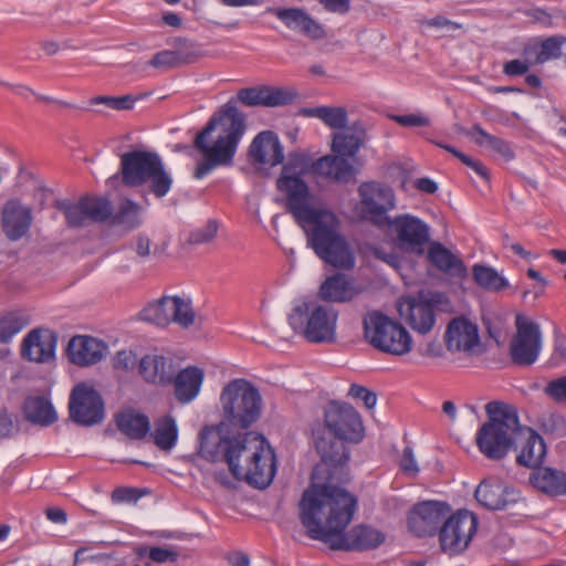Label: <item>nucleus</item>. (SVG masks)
I'll list each match as a JSON object with an SVG mask.
<instances>
[{"instance_id": "nucleus-1", "label": "nucleus", "mask_w": 566, "mask_h": 566, "mask_svg": "<svg viewBox=\"0 0 566 566\" xmlns=\"http://www.w3.org/2000/svg\"><path fill=\"white\" fill-rule=\"evenodd\" d=\"M310 174L307 158L296 155L283 166L276 189L283 197L285 209L302 228L307 247L325 263L336 269L350 270L355 255L340 231V220L331 210L313 206L314 195L302 179Z\"/></svg>"}, {"instance_id": "nucleus-2", "label": "nucleus", "mask_w": 566, "mask_h": 566, "mask_svg": "<svg viewBox=\"0 0 566 566\" xmlns=\"http://www.w3.org/2000/svg\"><path fill=\"white\" fill-rule=\"evenodd\" d=\"M357 503V497L342 485H310L298 504L300 520L310 538L332 551L375 549L385 541L378 530L360 524L346 532Z\"/></svg>"}, {"instance_id": "nucleus-3", "label": "nucleus", "mask_w": 566, "mask_h": 566, "mask_svg": "<svg viewBox=\"0 0 566 566\" xmlns=\"http://www.w3.org/2000/svg\"><path fill=\"white\" fill-rule=\"evenodd\" d=\"M365 429L359 413L348 403L331 401L324 410V428L313 430L314 444L321 457L312 472L310 485H343L348 482L349 450L358 443Z\"/></svg>"}, {"instance_id": "nucleus-4", "label": "nucleus", "mask_w": 566, "mask_h": 566, "mask_svg": "<svg viewBox=\"0 0 566 566\" xmlns=\"http://www.w3.org/2000/svg\"><path fill=\"white\" fill-rule=\"evenodd\" d=\"M244 132V115L231 101L228 102L210 117L193 139V148L201 155L193 177L202 179L218 167L232 165Z\"/></svg>"}, {"instance_id": "nucleus-5", "label": "nucleus", "mask_w": 566, "mask_h": 566, "mask_svg": "<svg viewBox=\"0 0 566 566\" xmlns=\"http://www.w3.org/2000/svg\"><path fill=\"white\" fill-rule=\"evenodd\" d=\"M224 460L237 480L265 489L276 472V458L268 440L260 433L247 431L227 440Z\"/></svg>"}, {"instance_id": "nucleus-6", "label": "nucleus", "mask_w": 566, "mask_h": 566, "mask_svg": "<svg viewBox=\"0 0 566 566\" xmlns=\"http://www.w3.org/2000/svg\"><path fill=\"white\" fill-rule=\"evenodd\" d=\"M488 421L475 436L480 452L490 460L504 459L514 443L518 441L521 428L516 409L501 401H491L485 406Z\"/></svg>"}, {"instance_id": "nucleus-7", "label": "nucleus", "mask_w": 566, "mask_h": 566, "mask_svg": "<svg viewBox=\"0 0 566 566\" xmlns=\"http://www.w3.org/2000/svg\"><path fill=\"white\" fill-rule=\"evenodd\" d=\"M221 421L231 430H248L261 417L259 389L245 378H234L220 392Z\"/></svg>"}, {"instance_id": "nucleus-8", "label": "nucleus", "mask_w": 566, "mask_h": 566, "mask_svg": "<svg viewBox=\"0 0 566 566\" xmlns=\"http://www.w3.org/2000/svg\"><path fill=\"white\" fill-rule=\"evenodd\" d=\"M119 174L127 187L149 184V191L157 198L165 197L172 185V178L165 170L161 158L156 153L132 150L120 156Z\"/></svg>"}, {"instance_id": "nucleus-9", "label": "nucleus", "mask_w": 566, "mask_h": 566, "mask_svg": "<svg viewBox=\"0 0 566 566\" xmlns=\"http://www.w3.org/2000/svg\"><path fill=\"white\" fill-rule=\"evenodd\" d=\"M338 312L328 305L303 303L289 315L291 327L313 344L336 342Z\"/></svg>"}, {"instance_id": "nucleus-10", "label": "nucleus", "mask_w": 566, "mask_h": 566, "mask_svg": "<svg viewBox=\"0 0 566 566\" xmlns=\"http://www.w3.org/2000/svg\"><path fill=\"white\" fill-rule=\"evenodd\" d=\"M363 331L368 344L382 353L402 356L412 348L409 332L401 323L380 311L368 312L363 317Z\"/></svg>"}, {"instance_id": "nucleus-11", "label": "nucleus", "mask_w": 566, "mask_h": 566, "mask_svg": "<svg viewBox=\"0 0 566 566\" xmlns=\"http://www.w3.org/2000/svg\"><path fill=\"white\" fill-rule=\"evenodd\" d=\"M357 213L361 220L384 227L390 219L388 213L396 208L394 189L380 181H364L357 188Z\"/></svg>"}, {"instance_id": "nucleus-12", "label": "nucleus", "mask_w": 566, "mask_h": 566, "mask_svg": "<svg viewBox=\"0 0 566 566\" xmlns=\"http://www.w3.org/2000/svg\"><path fill=\"white\" fill-rule=\"evenodd\" d=\"M478 524L476 515L467 510L444 518L438 532L442 552L452 556L465 551L476 533Z\"/></svg>"}, {"instance_id": "nucleus-13", "label": "nucleus", "mask_w": 566, "mask_h": 566, "mask_svg": "<svg viewBox=\"0 0 566 566\" xmlns=\"http://www.w3.org/2000/svg\"><path fill=\"white\" fill-rule=\"evenodd\" d=\"M69 413L77 424L91 427L104 419V401L92 386L77 384L71 391Z\"/></svg>"}, {"instance_id": "nucleus-14", "label": "nucleus", "mask_w": 566, "mask_h": 566, "mask_svg": "<svg viewBox=\"0 0 566 566\" xmlns=\"http://www.w3.org/2000/svg\"><path fill=\"white\" fill-rule=\"evenodd\" d=\"M394 235L396 244L406 251L421 254L430 240L429 226L411 214H400L390 218L385 224Z\"/></svg>"}, {"instance_id": "nucleus-15", "label": "nucleus", "mask_w": 566, "mask_h": 566, "mask_svg": "<svg viewBox=\"0 0 566 566\" xmlns=\"http://www.w3.org/2000/svg\"><path fill=\"white\" fill-rule=\"evenodd\" d=\"M448 304V297L441 292H419L407 301L406 319L419 334H428L436 324V310Z\"/></svg>"}, {"instance_id": "nucleus-16", "label": "nucleus", "mask_w": 566, "mask_h": 566, "mask_svg": "<svg viewBox=\"0 0 566 566\" xmlns=\"http://www.w3.org/2000/svg\"><path fill=\"white\" fill-rule=\"evenodd\" d=\"M516 334L510 344L512 361L520 366H530L538 357L541 350V332L536 323L516 316Z\"/></svg>"}, {"instance_id": "nucleus-17", "label": "nucleus", "mask_w": 566, "mask_h": 566, "mask_svg": "<svg viewBox=\"0 0 566 566\" xmlns=\"http://www.w3.org/2000/svg\"><path fill=\"white\" fill-rule=\"evenodd\" d=\"M448 511L449 507L440 502L418 503L408 513V528L418 537L432 536L442 525Z\"/></svg>"}, {"instance_id": "nucleus-18", "label": "nucleus", "mask_w": 566, "mask_h": 566, "mask_svg": "<svg viewBox=\"0 0 566 566\" xmlns=\"http://www.w3.org/2000/svg\"><path fill=\"white\" fill-rule=\"evenodd\" d=\"M287 29L317 41L326 38L324 27L302 8H268Z\"/></svg>"}, {"instance_id": "nucleus-19", "label": "nucleus", "mask_w": 566, "mask_h": 566, "mask_svg": "<svg viewBox=\"0 0 566 566\" xmlns=\"http://www.w3.org/2000/svg\"><path fill=\"white\" fill-rule=\"evenodd\" d=\"M476 501L489 510H505L520 499V493L499 480H484L475 490Z\"/></svg>"}, {"instance_id": "nucleus-20", "label": "nucleus", "mask_w": 566, "mask_h": 566, "mask_svg": "<svg viewBox=\"0 0 566 566\" xmlns=\"http://www.w3.org/2000/svg\"><path fill=\"white\" fill-rule=\"evenodd\" d=\"M308 172L332 182L347 184L355 175V169L347 158L337 154L326 155L312 163L307 161Z\"/></svg>"}, {"instance_id": "nucleus-21", "label": "nucleus", "mask_w": 566, "mask_h": 566, "mask_svg": "<svg viewBox=\"0 0 566 566\" xmlns=\"http://www.w3.org/2000/svg\"><path fill=\"white\" fill-rule=\"evenodd\" d=\"M56 336L48 329H34L23 339L21 355L35 363H48L54 359Z\"/></svg>"}, {"instance_id": "nucleus-22", "label": "nucleus", "mask_w": 566, "mask_h": 566, "mask_svg": "<svg viewBox=\"0 0 566 566\" xmlns=\"http://www.w3.org/2000/svg\"><path fill=\"white\" fill-rule=\"evenodd\" d=\"M249 157L259 165L274 167L282 164L284 154L277 135L271 130L259 133L249 147Z\"/></svg>"}, {"instance_id": "nucleus-23", "label": "nucleus", "mask_w": 566, "mask_h": 566, "mask_svg": "<svg viewBox=\"0 0 566 566\" xmlns=\"http://www.w3.org/2000/svg\"><path fill=\"white\" fill-rule=\"evenodd\" d=\"M444 343L450 352H471L479 344L476 325L464 317L451 319L444 333Z\"/></svg>"}, {"instance_id": "nucleus-24", "label": "nucleus", "mask_w": 566, "mask_h": 566, "mask_svg": "<svg viewBox=\"0 0 566 566\" xmlns=\"http://www.w3.org/2000/svg\"><path fill=\"white\" fill-rule=\"evenodd\" d=\"M518 441L514 443V449H521L516 457V462L526 468H536L542 464L546 455V446L543 438L532 428L521 426L518 431Z\"/></svg>"}, {"instance_id": "nucleus-25", "label": "nucleus", "mask_w": 566, "mask_h": 566, "mask_svg": "<svg viewBox=\"0 0 566 566\" xmlns=\"http://www.w3.org/2000/svg\"><path fill=\"white\" fill-rule=\"evenodd\" d=\"M363 292V287L355 284L352 276L335 273L327 276L318 290L319 300L328 303H347Z\"/></svg>"}, {"instance_id": "nucleus-26", "label": "nucleus", "mask_w": 566, "mask_h": 566, "mask_svg": "<svg viewBox=\"0 0 566 566\" xmlns=\"http://www.w3.org/2000/svg\"><path fill=\"white\" fill-rule=\"evenodd\" d=\"M32 214L30 208L18 199H10L3 205L1 224L10 240L21 239L30 229Z\"/></svg>"}, {"instance_id": "nucleus-27", "label": "nucleus", "mask_w": 566, "mask_h": 566, "mask_svg": "<svg viewBox=\"0 0 566 566\" xmlns=\"http://www.w3.org/2000/svg\"><path fill=\"white\" fill-rule=\"evenodd\" d=\"M205 379V371L197 366H187L178 371L175 370L169 386L174 388L176 400L186 405L197 398Z\"/></svg>"}, {"instance_id": "nucleus-28", "label": "nucleus", "mask_w": 566, "mask_h": 566, "mask_svg": "<svg viewBox=\"0 0 566 566\" xmlns=\"http://www.w3.org/2000/svg\"><path fill=\"white\" fill-rule=\"evenodd\" d=\"M138 373L146 382L166 387L171 382L175 364L169 357L148 354L140 359Z\"/></svg>"}, {"instance_id": "nucleus-29", "label": "nucleus", "mask_w": 566, "mask_h": 566, "mask_svg": "<svg viewBox=\"0 0 566 566\" xmlns=\"http://www.w3.org/2000/svg\"><path fill=\"white\" fill-rule=\"evenodd\" d=\"M106 345L91 336H74L67 346L69 359L77 366L98 363L105 355Z\"/></svg>"}, {"instance_id": "nucleus-30", "label": "nucleus", "mask_w": 566, "mask_h": 566, "mask_svg": "<svg viewBox=\"0 0 566 566\" xmlns=\"http://www.w3.org/2000/svg\"><path fill=\"white\" fill-rule=\"evenodd\" d=\"M427 260L438 271L449 276L464 279L468 274L461 258L440 242H432L429 245Z\"/></svg>"}, {"instance_id": "nucleus-31", "label": "nucleus", "mask_w": 566, "mask_h": 566, "mask_svg": "<svg viewBox=\"0 0 566 566\" xmlns=\"http://www.w3.org/2000/svg\"><path fill=\"white\" fill-rule=\"evenodd\" d=\"M231 429L222 424V421L218 426H206L199 432V454L209 460L216 461L222 453L226 457L227 440H232V437H228Z\"/></svg>"}, {"instance_id": "nucleus-32", "label": "nucleus", "mask_w": 566, "mask_h": 566, "mask_svg": "<svg viewBox=\"0 0 566 566\" xmlns=\"http://www.w3.org/2000/svg\"><path fill=\"white\" fill-rule=\"evenodd\" d=\"M530 481L534 488L549 496L566 495V473L560 470L538 468L532 472Z\"/></svg>"}, {"instance_id": "nucleus-33", "label": "nucleus", "mask_w": 566, "mask_h": 566, "mask_svg": "<svg viewBox=\"0 0 566 566\" xmlns=\"http://www.w3.org/2000/svg\"><path fill=\"white\" fill-rule=\"evenodd\" d=\"M117 429L132 440L144 439L150 429L149 418L134 409H125L115 416Z\"/></svg>"}, {"instance_id": "nucleus-34", "label": "nucleus", "mask_w": 566, "mask_h": 566, "mask_svg": "<svg viewBox=\"0 0 566 566\" xmlns=\"http://www.w3.org/2000/svg\"><path fill=\"white\" fill-rule=\"evenodd\" d=\"M155 429L150 438L160 450H171L178 440V427L172 416L166 415L154 421Z\"/></svg>"}, {"instance_id": "nucleus-35", "label": "nucleus", "mask_w": 566, "mask_h": 566, "mask_svg": "<svg viewBox=\"0 0 566 566\" xmlns=\"http://www.w3.org/2000/svg\"><path fill=\"white\" fill-rule=\"evenodd\" d=\"M142 206L130 199L120 201L115 213L112 212L109 222L125 230L132 231L143 224Z\"/></svg>"}, {"instance_id": "nucleus-36", "label": "nucleus", "mask_w": 566, "mask_h": 566, "mask_svg": "<svg viewBox=\"0 0 566 566\" xmlns=\"http://www.w3.org/2000/svg\"><path fill=\"white\" fill-rule=\"evenodd\" d=\"M25 418L42 426H49L56 420V413L51 402L43 397H29L23 405Z\"/></svg>"}, {"instance_id": "nucleus-37", "label": "nucleus", "mask_w": 566, "mask_h": 566, "mask_svg": "<svg viewBox=\"0 0 566 566\" xmlns=\"http://www.w3.org/2000/svg\"><path fill=\"white\" fill-rule=\"evenodd\" d=\"M302 114L321 119L333 129H344L348 122L347 109L343 106H317L303 108Z\"/></svg>"}, {"instance_id": "nucleus-38", "label": "nucleus", "mask_w": 566, "mask_h": 566, "mask_svg": "<svg viewBox=\"0 0 566 566\" xmlns=\"http://www.w3.org/2000/svg\"><path fill=\"white\" fill-rule=\"evenodd\" d=\"M472 275L474 282L489 292H500L509 286L506 279L489 265L474 264Z\"/></svg>"}, {"instance_id": "nucleus-39", "label": "nucleus", "mask_w": 566, "mask_h": 566, "mask_svg": "<svg viewBox=\"0 0 566 566\" xmlns=\"http://www.w3.org/2000/svg\"><path fill=\"white\" fill-rule=\"evenodd\" d=\"M170 303V296H163L149 303L139 312V319L163 327L169 325L171 323Z\"/></svg>"}, {"instance_id": "nucleus-40", "label": "nucleus", "mask_w": 566, "mask_h": 566, "mask_svg": "<svg viewBox=\"0 0 566 566\" xmlns=\"http://www.w3.org/2000/svg\"><path fill=\"white\" fill-rule=\"evenodd\" d=\"M197 52L184 53L181 51L165 50L156 53L148 64L155 69L168 70L181 64L193 63L199 59Z\"/></svg>"}, {"instance_id": "nucleus-41", "label": "nucleus", "mask_w": 566, "mask_h": 566, "mask_svg": "<svg viewBox=\"0 0 566 566\" xmlns=\"http://www.w3.org/2000/svg\"><path fill=\"white\" fill-rule=\"evenodd\" d=\"M91 222L109 221L113 206L108 198L101 196H84L81 198Z\"/></svg>"}, {"instance_id": "nucleus-42", "label": "nucleus", "mask_w": 566, "mask_h": 566, "mask_svg": "<svg viewBox=\"0 0 566 566\" xmlns=\"http://www.w3.org/2000/svg\"><path fill=\"white\" fill-rule=\"evenodd\" d=\"M361 145L363 138L360 135L347 132L333 135L332 150L344 158L355 156Z\"/></svg>"}, {"instance_id": "nucleus-43", "label": "nucleus", "mask_w": 566, "mask_h": 566, "mask_svg": "<svg viewBox=\"0 0 566 566\" xmlns=\"http://www.w3.org/2000/svg\"><path fill=\"white\" fill-rule=\"evenodd\" d=\"M171 323H176L184 328H188L195 324L196 312L191 302L180 296H170Z\"/></svg>"}, {"instance_id": "nucleus-44", "label": "nucleus", "mask_w": 566, "mask_h": 566, "mask_svg": "<svg viewBox=\"0 0 566 566\" xmlns=\"http://www.w3.org/2000/svg\"><path fill=\"white\" fill-rule=\"evenodd\" d=\"M472 130L478 134V137L474 139L478 145H488L492 150H494L506 160L514 158V151L506 140L489 134L479 125H474Z\"/></svg>"}, {"instance_id": "nucleus-45", "label": "nucleus", "mask_w": 566, "mask_h": 566, "mask_svg": "<svg viewBox=\"0 0 566 566\" xmlns=\"http://www.w3.org/2000/svg\"><path fill=\"white\" fill-rule=\"evenodd\" d=\"M56 208L63 212L70 228H82L86 226L87 222H91L81 199L74 203L69 201H57Z\"/></svg>"}, {"instance_id": "nucleus-46", "label": "nucleus", "mask_w": 566, "mask_h": 566, "mask_svg": "<svg viewBox=\"0 0 566 566\" xmlns=\"http://www.w3.org/2000/svg\"><path fill=\"white\" fill-rule=\"evenodd\" d=\"M566 43V36L562 34L545 38L541 42V50L533 64H544L549 60H557L562 56V48Z\"/></svg>"}, {"instance_id": "nucleus-47", "label": "nucleus", "mask_w": 566, "mask_h": 566, "mask_svg": "<svg viewBox=\"0 0 566 566\" xmlns=\"http://www.w3.org/2000/svg\"><path fill=\"white\" fill-rule=\"evenodd\" d=\"M28 325V321L17 312H10L0 318V343L8 344L12 337Z\"/></svg>"}, {"instance_id": "nucleus-48", "label": "nucleus", "mask_w": 566, "mask_h": 566, "mask_svg": "<svg viewBox=\"0 0 566 566\" xmlns=\"http://www.w3.org/2000/svg\"><path fill=\"white\" fill-rule=\"evenodd\" d=\"M151 244H153V242H151L150 238L144 232H140L137 235H135L132 241L133 250L142 259L149 258L150 255L158 256V255L165 254L167 251L169 241L168 240L163 241L160 244L155 245L153 250H151Z\"/></svg>"}, {"instance_id": "nucleus-49", "label": "nucleus", "mask_w": 566, "mask_h": 566, "mask_svg": "<svg viewBox=\"0 0 566 566\" xmlns=\"http://www.w3.org/2000/svg\"><path fill=\"white\" fill-rule=\"evenodd\" d=\"M263 106L275 107L291 104L296 92L287 87L263 86Z\"/></svg>"}, {"instance_id": "nucleus-50", "label": "nucleus", "mask_w": 566, "mask_h": 566, "mask_svg": "<svg viewBox=\"0 0 566 566\" xmlns=\"http://www.w3.org/2000/svg\"><path fill=\"white\" fill-rule=\"evenodd\" d=\"M438 147L446 149L447 151L451 153L454 157H457L462 164L471 168L478 176L483 178L484 180L490 179L489 169L485 167V165L476 159L471 158L470 156L463 154L462 151L458 150L451 145L437 143Z\"/></svg>"}, {"instance_id": "nucleus-51", "label": "nucleus", "mask_w": 566, "mask_h": 566, "mask_svg": "<svg viewBox=\"0 0 566 566\" xmlns=\"http://www.w3.org/2000/svg\"><path fill=\"white\" fill-rule=\"evenodd\" d=\"M136 98L132 95H123V96H106L99 95L95 96L91 99L92 105L105 104L109 108L117 111H126L132 109L134 106Z\"/></svg>"}, {"instance_id": "nucleus-52", "label": "nucleus", "mask_w": 566, "mask_h": 566, "mask_svg": "<svg viewBox=\"0 0 566 566\" xmlns=\"http://www.w3.org/2000/svg\"><path fill=\"white\" fill-rule=\"evenodd\" d=\"M218 233V223L209 220L203 227L198 228L189 233L188 242L190 244H205L212 241Z\"/></svg>"}, {"instance_id": "nucleus-53", "label": "nucleus", "mask_w": 566, "mask_h": 566, "mask_svg": "<svg viewBox=\"0 0 566 566\" xmlns=\"http://www.w3.org/2000/svg\"><path fill=\"white\" fill-rule=\"evenodd\" d=\"M146 493L145 490L137 488L118 486L113 490L111 497L114 503H129L137 502Z\"/></svg>"}, {"instance_id": "nucleus-54", "label": "nucleus", "mask_w": 566, "mask_h": 566, "mask_svg": "<svg viewBox=\"0 0 566 566\" xmlns=\"http://www.w3.org/2000/svg\"><path fill=\"white\" fill-rule=\"evenodd\" d=\"M263 86L244 87L237 94L238 101L245 106H263Z\"/></svg>"}, {"instance_id": "nucleus-55", "label": "nucleus", "mask_w": 566, "mask_h": 566, "mask_svg": "<svg viewBox=\"0 0 566 566\" xmlns=\"http://www.w3.org/2000/svg\"><path fill=\"white\" fill-rule=\"evenodd\" d=\"M178 557L179 553L177 551L167 547L153 546L148 551V558L158 564L175 563Z\"/></svg>"}, {"instance_id": "nucleus-56", "label": "nucleus", "mask_w": 566, "mask_h": 566, "mask_svg": "<svg viewBox=\"0 0 566 566\" xmlns=\"http://www.w3.org/2000/svg\"><path fill=\"white\" fill-rule=\"evenodd\" d=\"M391 119L403 127H423L430 124V119L421 114L392 115Z\"/></svg>"}, {"instance_id": "nucleus-57", "label": "nucleus", "mask_w": 566, "mask_h": 566, "mask_svg": "<svg viewBox=\"0 0 566 566\" xmlns=\"http://www.w3.org/2000/svg\"><path fill=\"white\" fill-rule=\"evenodd\" d=\"M348 395L355 399L363 400L364 405L368 409L374 408L377 401V397L373 391H370L364 386L356 384L350 386Z\"/></svg>"}, {"instance_id": "nucleus-58", "label": "nucleus", "mask_w": 566, "mask_h": 566, "mask_svg": "<svg viewBox=\"0 0 566 566\" xmlns=\"http://www.w3.org/2000/svg\"><path fill=\"white\" fill-rule=\"evenodd\" d=\"M400 469L403 473L416 476L419 472L413 451L410 447H406L399 462Z\"/></svg>"}, {"instance_id": "nucleus-59", "label": "nucleus", "mask_w": 566, "mask_h": 566, "mask_svg": "<svg viewBox=\"0 0 566 566\" xmlns=\"http://www.w3.org/2000/svg\"><path fill=\"white\" fill-rule=\"evenodd\" d=\"M545 394L556 401L566 400V377L549 381L545 388Z\"/></svg>"}, {"instance_id": "nucleus-60", "label": "nucleus", "mask_w": 566, "mask_h": 566, "mask_svg": "<svg viewBox=\"0 0 566 566\" xmlns=\"http://www.w3.org/2000/svg\"><path fill=\"white\" fill-rule=\"evenodd\" d=\"M327 12L340 15L347 14L352 8V0H316Z\"/></svg>"}, {"instance_id": "nucleus-61", "label": "nucleus", "mask_w": 566, "mask_h": 566, "mask_svg": "<svg viewBox=\"0 0 566 566\" xmlns=\"http://www.w3.org/2000/svg\"><path fill=\"white\" fill-rule=\"evenodd\" d=\"M531 64L521 60H511L504 63L503 73L507 76H520L528 72Z\"/></svg>"}, {"instance_id": "nucleus-62", "label": "nucleus", "mask_w": 566, "mask_h": 566, "mask_svg": "<svg viewBox=\"0 0 566 566\" xmlns=\"http://www.w3.org/2000/svg\"><path fill=\"white\" fill-rule=\"evenodd\" d=\"M136 364V355L130 350H120L114 358V367L116 369L128 370Z\"/></svg>"}, {"instance_id": "nucleus-63", "label": "nucleus", "mask_w": 566, "mask_h": 566, "mask_svg": "<svg viewBox=\"0 0 566 566\" xmlns=\"http://www.w3.org/2000/svg\"><path fill=\"white\" fill-rule=\"evenodd\" d=\"M421 24L430 28H448L451 30H458L462 28V24L451 21L444 15H436L434 18L426 19L421 22Z\"/></svg>"}, {"instance_id": "nucleus-64", "label": "nucleus", "mask_w": 566, "mask_h": 566, "mask_svg": "<svg viewBox=\"0 0 566 566\" xmlns=\"http://www.w3.org/2000/svg\"><path fill=\"white\" fill-rule=\"evenodd\" d=\"M13 430V420L6 408H0V438H7Z\"/></svg>"}]
</instances>
